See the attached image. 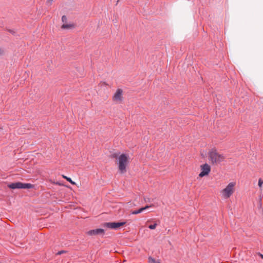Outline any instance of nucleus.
<instances>
[{"mask_svg": "<svg viewBox=\"0 0 263 263\" xmlns=\"http://www.w3.org/2000/svg\"><path fill=\"white\" fill-rule=\"evenodd\" d=\"M258 208L259 209H261L262 208V203H261V198H259V200H258Z\"/></svg>", "mask_w": 263, "mask_h": 263, "instance_id": "4468645a", "label": "nucleus"}, {"mask_svg": "<svg viewBox=\"0 0 263 263\" xmlns=\"http://www.w3.org/2000/svg\"><path fill=\"white\" fill-rule=\"evenodd\" d=\"M123 91L121 88L117 89L116 91L112 96V101L116 103H120L123 101Z\"/></svg>", "mask_w": 263, "mask_h": 263, "instance_id": "39448f33", "label": "nucleus"}, {"mask_svg": "<svg viewBox=\"0 0 263 263\" xmlns=\"http://www.w3.org/2000/svg\"><path fill=\"white\" fill-rule=\"evenodd\" d=\"M62 21L64 23H67V18L65 15H63L62 17Z\"/></svg>", "mask_w": 263, "mask_h": 263, "instance_id": "2eb2a0df", "label": "nucleus"}, {"mask_svg": "<svg viewBox=\"0 0 263 263\" xmlns=\"http://www.w3.org/2000/svg\"><path fill=\"white\" fill-rule=\"evenodd\" d=\"M211 171V167L209 165L205 163L201 166V172L199 176L200 177H203L204 176L208 175Z\"/></svg>", "mask_w": 263, "mask_h": 263, "instance_id": "0eeeda50", "label": "nucleus"}, {"mask_svg": "<svg viewBox=\"0 0 263 263\" xmlns=\"http://www.w3.org/2000/svg\"><path fill=\"white\" fill-rule=\"evenodd\" d=\"M4 53V51L3 49L0 48V55H2Z\"/></svg>", "mask_w": 263, "mask_h": 263, "instance_id": "a211bd4d", "label": "nucleus"}, {"mask_svg": "<svg viewBox=\"0 0 263 263\" xmlns=\"http://www.w3.org/2000/svg\"><path fill=\"white\" fill-rule=\"evenodd\" d=\"M75 27V25L73 24L64 23L62 25L61 28L63 29H71L74 28Z\"/></svg>", "mask_w": 263, "mask_h": 263, "instance_id": "1a4fd4ad", "label": "nucleus"}, {"mask_svg": "<svg viewBox=\"0 0 263 263\" xmlns=\"http://www.w3.org/2000/svg\"><path fill=\"white\" fill-rule=\"evenodd\" d=\"M260 257L262 258H263V255L262 254H260Z\"/></svg>", "mask_w": 263, "mask_h": 263, "instance_id": "6ab92c4d", "label": "nucleus"}, {"mask_svg": "<svg viewBox=\"0 0 263 263\" xmlns=\"http://www.w3.org/2000/svg\"><path fill=\"white\" fill-rule=\"evenodd\" d=\"M152 206H153L152 205H146L145 207H143V208H141L139 209L138 210L133 211L132 212V214H134V215L139 214V213L142 212L145 210L149 208L152 207Z\"/></svg>", "mask_w": 263, "mask_h": 263, "instance_id": "9d476101", "label": "nucleus"}, {"mask_svg": "<svg viewBox=\"0 0 263 263\" xmlns=\"http://www.w3.org/2000/svg\"><path fill=\"white\" fill-rule=\"evenodd\" d=\"M65 251H59V252L57 253V255H61V254H62V253H65Z\"/></svg>", "mask_w": 263, "mask_h": 263, "instance_id": "f3484780", "label": "nucleus"}, {"mask_svg": "<svg viewBox=\"0 0 263 263\" xmlns=\"http://www.w3.org/2000/svg\"><path fill=\"white\" fill-rule=\"evenodd\" d=\"M62 176L63 178L65 179L67 181L69 182L72 184H76V183L74 181H73L70 178H69L65 176L64 175H62Z\"/></svg>", "mask_w": 263, "mask_h": 263, "instance_id": "f8f14e48", "label": "nucleus"}, {"mask_svg": "<svg viewBox=\"0 0 263 263\" xmlns=\"http://www.w3.org/2000/svg\"><path fill=\"white\" fill-rule=\"evenodd\" d=\"M104 230L102 229H97L96 230H90L87 232V234L89 235H96L98 234H103Z\"/></svg>", "mask_w": 263, "mask_h": 263, "instance_id": "6e6552de", "label": "nucleus"}, {"mask_svg": "<svg viewBox=\"0 0 263 263\" xmlns=\"http://www.w3.org/2000/svg\"><path fill=\"white\" fill-rule=\"evenodd\" d=\"M209 159L213 164H217L223 161L224 157L219 154L216 149H212L209 152Z\"/></svg>", "mask_w": 263, "mask_h": 263, "instance_id": "f03ea898", "label": "nucleus"}, {"mask_svg": "<svg viewBox=\"0 0 263 263\" xmlns=\"http://www.w3.org/2000/svg\"><path fill=\"white\" fill-rule=\"evenodd\" d=\"M32 185L30 183H23L20 182H14L8 184V186L12 189H30Z\"/></svg>", "mask_w": 263, "mask_h": 263, "instance_id": "20e7f679", "label": "nucleus"}, {"mask_svg": "<svg viewBox=\"0 0 263 263\" xmlns=\"http://www.w3.org/2000/svg\"><path fill=\"white\" fill-rule=\"evenodd\" d=\"M235 182H232L229 183L224 189L220 191V193L221 197L223 199L230 198L235 192Z\"/></svg>", "mask_w": 263, "mask_h": 263, "instance_id": "7ed1b4c3", "label": "nucleus"}, {"mask_svg": "<svg viewBox=\"0 0 263 263\" xmlns=\"http://www.w3.org/2000/svg\"><path fill=\"white\" fill-rule=\"evenodd\" d=\"M125 224V222H106L104 224V227L109 229L117 230Z\"/></svg>", "mask_w": 263, "mask_h": 263, "instance_id": "423d86ee", "label": "nucleus"}, {"mask_svg": "<svg viewBox=\"0 0 263 263\" xmlns=\"http://www.w3.org/2000/svg\"><path fill=\"white\" fill-rule=\"evenodd\" d=\"M262 184H263V180H262L261 178H259L258 180V186L260 187H261Z\"/></svg>", "mask_w": 263, "mask_h": 263, "instance_id": "dca6fc26", "label": "nucleus"}, {"mask_svg": "<svg viewBox=\"0 0 263 263\" xmlns=\"http://www.w3.org/2000/svg\"><path fill=\"white\" fill-rule=\"evenodd\" d=\"M148 259V263H160L159 260H156L152 257H149Z\"/></svg>", "mask_w": 263, "mask_h": 263, "instance_id": "9b49d317", "label": "nucleus"}, {"mask_svg": "<svg viewBox=\"0 0 263 263\" xmlns=\"http://www.w3.org/2000/svg\"><path fill=\"white\" fill-rule=\"evenodd\" d=\"M117 164L119 172L123 174L126 172V167L129 163V157L126 154H121L117 158Z\"/></svg>", "mask_w": 263, "mask_h": 263, "instance_id": "f257e3e1", "label": "nucleus"}, {"mask_svg": "<svg viewBox=\"0 0 263 263\" xmlns=\"http://www.w3.org/2000/svg\"><path fill=\"white\" fill-rule=\"evenodd\" d=\"M157 226V223H155L154 224H151L148 226L149 229L151 230H154L156 229V227Z\"/></svg>", "mask_w": 263, "mask_h": 263, "instance_id": "ddd939ff", "label": "nucleus"}]
</instances>
